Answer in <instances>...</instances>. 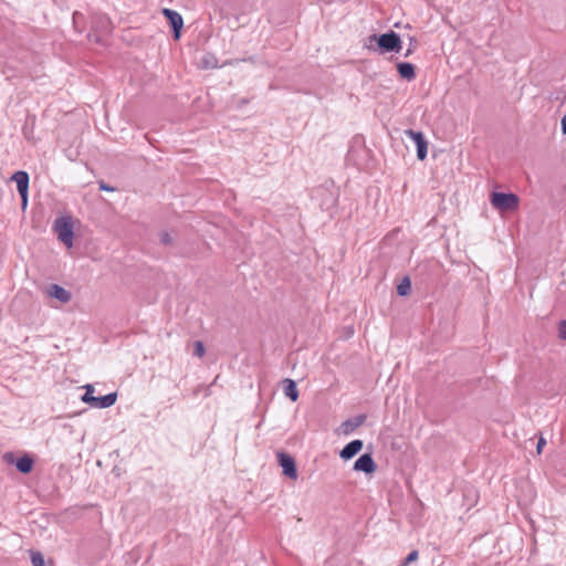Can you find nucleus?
Instances as JSON below:
<instances>
[{
    "instance_id": "obj_1",
    "label": "nucleus",
    "mask_w": 566,
    "mask_h": 566,
    "mask_svg": "<svg viewBox=\"0 0 566 566\" xmlns=\"http://www.w3.org/2000/svg\"><path fill=\"white\" fill-rule=\"evenodd\" d=\"M401 38L398 33L389 30L382 34H371L365 42V48L369 51L378 52L379 54L399 53L401 50Z\"/></svg>"
},
{
    "instance_id": "obj_2",
    "label": "nucleus",
    "mask_w": 566,
    "mask_h": 566,
    "mask_svg": "<svg viewBox=\"0 0 566 566\" xmlns=\"http://www.w3.org/2000/svg\"><path fill=\"white\" fill-rule=\"evenodd\" d=\"M53 232L57 239L67 248L74 245V223L72 216H62L54 220Z\"/></svg>"
},
{
    "instance_id": "obj_3",
    "label": "nucleus",
    "mask_w": 566,
    "mask_h": 566,
    "mask_svg": "<svg viewBox=\"0 0 566 566\" xmlns=\"http://www.w3.org/2000/svg\"><path fill=\"white\" fill-rule=\"evenodd\" d=\"M112 23L109 19L103 14H97L92 18L91 32L87 38L91 42L103 44L105 36L111 32Z\"/></svg>"
},
{
    "instance_id": "obj_4",
    "label": "nucleus",
    "mask_w": 566,
    "mask_h": 566,
    "mask_svg": "<svg viewBox=\"0 0 566 566\" xmlns=\"http://www.w3.org/2000/svg\"><path fill=\"white\" fill-rule=\"evenodd\" d=\"M490 202L501 212L514 211L518 208L520 198L513 192L493 191L490 196Z\"/></svg>"
},
{
    "instance_id": "obj_5",
    "label": "nucleus",
    "mask_w": 566,
    "mask_h": 566,
    "mask_svg": "<svg viewBox=\"0 0 566 566\" xmlns=\"http://www.w3.org/2000/svg\"><path fill=\"white\" fill-rule=\"evenodd\" d=\"M11 180L15 181L22 208L25 209L29 200V174L24 170H18L12 175Z\"/></svg>"
},
{
    "instance_id": "obj_6",
    "label": "nucleus",
    "mask_w": 566,
    "mask_h": 566,
    "mask_svg": "<svg viewBox=\"0 0 566 566\" xmlns=\"http://www.w3.org/2000/svg\"><path fill=\"white\" fill-rule=\"evenodd\" d=\"M163 14L171 28L174 39L179 40L184 28V19L181 14L167 8L163 9Z\"/></svg>"
},
{
    "instance_id": "obj_7",
    "label": "nucleus",
    "mask_w": 566,
    "mask_h": 566,
    "mask_svg": "<svg viewBox=\"0 0 566 566\" xmlns=\"http://www.w3.org/2000/svg\"><path fill=\"white\" fill-rule=\"evenodd\" d=\"M405 134L415 142L417 147V158L419 160H424L428 155V142L423 133L413 129H407Z\"/></svg>"
},
{
    "instance_id": "obj_8",
    "label": "nucleus",
    "mask_w": 566,
    "mask_h": 566,
    "mask_svg": "<svg viewBox=\"0 0 566 566\" xmlns=\"http://www.w3.org/2000/svg\"><path fill=\"white\" fill-rule=\"evenodd\" d=\"M366 419H367V416L364 413L352 417V418L345 420L344 422H342V424L337 429V433L348 436V434L353 433L357 428L363 426L365 423Z\"/></svg>"
},
{
    "instance_id": "obj_9",
    "label": "nucleus",
    "mask_w": 566,
    "mask_h": 566,
    "mask_svg": "<svg viewBox=\"0 0 566 566\" xmlns=\"http://www.w3.org/2000/svg\"><path fill=\"white\" fill-rule=\"evenodd\" d=\"M45 293L48 296L56 298L61 303H67L72 298L70 291L55 283L48 285Z\"/></svg>"
},
{
    "instance_id": "obj_10",
    "label": "nucleus",
    "mask_w": 566,
    "mask_h": 566,
    "mask_svg": "<svg viewBox=\"0 0 566 566\" xmlns=\"http://www.w3.org/2000/svg\"><path fill=\"white\" fill-rule=\"evenodd\" d=\"M364 447V442L360 439H355L350 442H348L339 452L338 455L343 460H350L355 455H357Z\"/></svg>"
},
{
    "instance_id": "obj_11",
    "label": "nucleus",
    "mask_w": 566,
    "mask_h": 566,
    "mask_svg": "<svg viewBox=\"0 0 566 566\" xmlns=\"http://www.w3.org/2000/svg\"><path fill=\"white\" fill-rule=\"evenodd\" d=\"M397 72L399 76L407 81H412L416 78V66L409 62H398Z\"/></svg>"
},
{
    "instance_id": "obj_12",
    "label": "nucleus",
    "mask_w": 566,
    "mask_h": 566,
    "mask_svg": "<svg viewBox=\"0 0 566 566\" xmlns=\"http://www.w3.org/2000/svg\"><path fill=\"white\" fill-rule=\"evenodd\" d=\"M117 400V392H109L105 396L95 397L91 407L97 409H105L115 405Z\"/></svg>"
},
{
    "instance_id": "obj_13",
    "label": "nucleus",
    "mask_w": 566,
    "mask_h": 566,
    "mask_svg": "<svg viewBox=\"0 0 566 566\" xmlns=\"http://www.w3.org/2000/svg\"><path fill=\"white\" fill-rule=\"evenodd\" d=\"M282 389H283L284 395L289 399H291V401L295 402L298 399L300 394H298L297 385L293 379H290V378L284 379L282 381Z\"/></svg>"
},
{
    "instance_id": "obj_14",
    "label": "nucleus",
    "mask_w": 566,
    "mask_h": 566,
    "mask_svg": "<svg viewBox=\"0 0 566 566\" xmlns=\"http://www.w3.org/2000/svg\"><path fill=\"white\" fill-rule=\"evenodd\" d=\"M283 469V474L292 480L297 479V467L296 462H279Z\"/></svg>"
},
{
    "instance_id": "obj_15",
    "label": "nucleus",
    "mask_w": 566,
    "mask_h": 566,
    "mask_svg": "<svg viewBox=\"0 0 566 566\" xmlns=\"http://www.w3.org/2000/svg\"><path fill=\"white\" fill-rule=\"evenodd\" d=\"M376 462H354L353 470L363 471L366 474H371L376 471Z\"/></svg>"
},
{
    "instance_id": "obj_16",
    "label": "nucleus",
    "mask_w": 566,
    "mask_h": 566,
    "mask_svg": "<svg viewBox=\"0 0 566 566\" xmlns=\"http://www.w3.org/2000/svg\"><path fill=\"white\" fill-rule=\"evenodd\" d=\"M411 292V281L409 276H405L397 285V294L399 296H407Z\"/></svg>"
},
{
    "instance_id": "obj_17",
    "label": "nucleus",
    "mask_w": 566,
    "mask_h": 566,
    "mask_svg": "<svg viewBox=\"0 0 566 566\" xmlns=\"http://www.w3.org/2000/svg\"><path fill=\"white\" fill-rule=\"evenodd\" d=\"M85 389V392L84 395L82 396V401L84 403H87L90 406H92L94 399H95V396L93 395L94 394V386L91 385V384H87L83 387Z\"/></svg>"
},
{
    "instance_id": "obj_18",
    "label": "nucleus",
    "mask_w": 566,
    "mask_h": 566,
    "mask_svg": "<svg viewBox=\"0 0 566 566\" xmlns=\"http://www.w3.org/2000/svg\"><path fill=\"white\" fill-rule=\"evenodd\" d=\"M1 460H33L32 455L28 452H23L21 454H15L11 451L9 452H6L3 455H2V459Z\"/></svg>"
},
{
    "instance_id": "obj_19",
    "label": "nucleus",
    "mask_w": 566,
    "mask_h": 566,
    "mask_svg": "<svg viewBox=\"0 0 566 566\" xmlns=\"http://www.w3.org/2000/svg\"><path fill=\"white\" fill-rule=\"evenodd\" d=\"M30 556L33 566H45V559L41 552L31 551Z\"/></svg>"
},
{
    "instance_id": "obj_20",
    "label": "nucleus",
    "mask_w": 566,
    "mask_h": 566,
    "mask_svg": "<svg viewBox=\"0 0 566 566\" xmlns=\"http://www.w3.org/2000/svg\"><path fill=\"white\" fill-rule=\"evenodd\" d=\"M10 463L14 464L21 473L28 474L33 470L35 462H10Z\"/></svg>"
},
{
    "instance_id": "obj_21",
    "label": "nucleus",
    "mask_w": 566,
    "mask_h": 566,
    "mask_svg": "<svg viewBox=\"0 0 566 566\" xmlns=\"http://www.w3.org/2000/svg\"><path fill=\"white\" fill-rule=\"evenodd\" d=\"M408 40L409 44L407 51L403 54L405 57L410 56L419 45V42L415 36H409Z\"/></svg>"
},
{
    "instance_id": "obj_22",
    "label": "nucleus",
    "mask_w": 566,
    "mask_h": 566,
    "mask_svg": "<svg viewBox=\"0 0 566 566\" xmlns=\"http://www.w3.org/2000/svg\"><path fill=\"white\" fill-rule=\"evenodd\" d=\"M419 557L418 551H411L401 562L399 566H408L409 564L416 562Z\"/></svg>"
},
{
    "instance_id": "obj_23",
    "label": "nucleus",
    "mask_w": 566,
    "mask_h": 566,
    "mask_svg": "<svg viewBox=\"0 0 566 566\" xmlns=\"http://www.w3.org/2000/svg\"><path fill=\"white\" fill-rule=\"evenodd\" d=\"M206 353L205 345L201 340H196L193 343V355L197 357H202Z\"/></svg>"
},
{
    "instance_id": "obj_24",
    "label": "nucleus",
    "mask_w": 566,
    "mask_h": 566,
    "mask_svg": "<svg viewBox=\"0 0 566 566\" xmlns=\"http://www.w3.org/2000/svg\"><path fill=\"white\" fill-rule=\"evenodd\" d=\"M172 237L170 235L169 232H161L160 233V243L164 244V245H170L172 243Z\"/></svg>"
},
{
    "instance_id": "obj_25",
    "label": "nucleus",
    "mask_w": 566,
    "mask_h": 566,
    "mask_svg": "<svg viewBox=\"0 0 566 566\" xmlns=\"http://www.w3.org/2000/svg\"><path fill=\"white\" fill-rule=\"evenodd\" d=\"M558 337L566 340V319H563L558 324Z\"/></svg>"
},
{
    "instance_id": "obj_26",
    "label": "nucleus",
    "mask_w": 566,
    "mask_h": 566,
    "mask_svg": "<svg viewBox=\"0 0 566 566\" xmlns=\"http://www.w3.org/2000/svg\"><path fill=\"white\" fill-rule=\"evenodd\" d=\"M276 460H294L293 457L284 451L276 452Z\"/></svg>"
},
{
    "instance_id": "obj_27",
    "label": "nucleus",
    "mask_w": 566,
    "mask_h": 566,
    "mask_svg": "<svg viewBox=\"0 0 566 566\" xmlns=\"http://www.w3.org/2000/svg\"><path fill=\"white\" fill-rule=\"evenodd\" d=\"M98 188L103 191H114L115 188L106 184L104 180L98 181Z\"/></svg>"
},
{
    "instance_id": "obj_28",
    "label": "nucleus",
    "mask_w": 566,
    "mask_h": 566,
    "mask_svg": "<svg viewBox=\"0 0 566 566\" xmlns=\"http://www.w3.org/2000/svg\"><path fill=\"white\" fill-rule=\"evenodd\" d=\"M546 444V440L543 437H539L537 443H536V453L539 455L542 453V450L544 446Z\"/></svg>"
},
{
    "instance_id": "obj_29",
    "label": "nucleus",
    "mask_w": 566,
    "mask_h": 566,
    "mask_svg": "<svg viewBox=\"0 0 566 566\" xmlns=\"http://www.w3.org/2000/svg\"><path fill=\"white\" fill-rule=\"evenodd\" d=\"M557 465L555 467L557 470L563 471L564 475L566 476V462H556Z\"/></svg>"
},
{
    "instance_id": "obj_30",
    "label": "nucleus",
    "mask_w": 566,
    "mask_h": 566,
    "mask_svg": "<svg viewBox=\"0 0 566 566\" xmlns=\"http://www.w3.org/2000/svg\"><path fill=\"white\" fill-rule=\"evenodd\" d=\"M560 129L564 135H566V114L562 117L560 120Z\"/></svg>"
},
{
    "instance_id": "obj_31",
    "label": "nucleus",
    "mask_w": 566,
    "mask_h": 566,
    "mask_svg": "<svg viewBox=\"0 0 566 566\" xmlns=\"http://www.w3.org/2000/svg\"><path fill=\"white\" fill-rule=\"evenodd\" d=\"M357 460H373V455L369 452L363 453Z\"/></svg>"
},
{
    "instance_id": "obj_32",
    "label": "nucleus",
    "mask_w": 566,
    "mask_h": 566,
    "mask_svg": "<svg viewBox=\"0 0 566 566\" xmlns=\"http://www.w3.org/2000/svg\"><path fill=\"white\" fill-rule=\"evenodd\" d=\"M203 64H205V66H206V67H214V66H216V63H214V64H212V63L210 62V60H207V59H205V60H203Z\"/></svg>"
},
{
    "instance_id": "obj_33",
    "label": "nucleus",
    "mask_w": 566,
    "mask_h": 566,
    "mask_svg": "<svg viewBox=\"0 0 566 566\" xmlns=\"http://www.w3.org/2000/svg\"><path fill=\"white\" fill-rule=\"evenodd\" d=\"M112 472H113L117 478H118V476H120V469H119L117 465H115V467L113 468Z\"/></svg>"
},
{
    "instance_id": "obj_34",
    "label": "nucleus",
    "mask_w": 566,
    "mask_h": 566,
    "mask_svg": "<svg viewBox=\"0 0 566 566\" xmlns=\"http://www.w3.org/2000/svg\"><path fill=\"white\" fill-rule=\"evenodd\" d=\"M78 15H80V14H78L77 12H74V14H73V21H74V23H76V20H77V18H78Z\"/></svg>"
},
{
    "instance_id": "obj_35",
    "label": "nucleus",
    "mask_w": 566,
    "mask_h": 566,
    "mask_svg": "<svg viewBox=\"0 0 566 566\" xmlns=\"http://www.w3.org/2000/svg\"><path fill=\"white\" fill-rule=\"evenodd\" d=\"M23 134L25 135L27 138H29L25 127L23 128Z\"/></svg>"
},
{
    "instance_id": "obj_36",
    "label": "nucleus",
    "mask_w": 566,
    "mask_h": 566,
    "mask_svg": "<svg viewBox=\"0 0 566 566\" xmlns=\"http://www.w3.org/2000/svg\"><path fill=\"white\" fill-rule=\"evenodd\" d=\"M98 467H102V461L96 462Z\"/></svg>"
}]
</instances>
